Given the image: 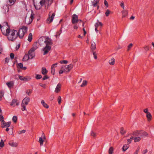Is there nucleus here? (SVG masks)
<instances>
[{
	"label": "nucleus",
	"instance_id": "nucleus-39",
	"mask_svg": "<svg viewBox=\"0 0 154 154\" xmlns=\"http://www.w3.org/2000/svg\"><path fill=\"white\" fill-rule=\"evenodd\" d=\"M4 146V142L2 140H1L0 143V146L1 148L3 147Z\"/></svg>",
	"mask_w": 154,
	"mask_h": 154
},
{
	"label": "nucleus",
	"instance_id": "nucleus-22",
	"mask_svg": "<svg viewBox=\"0 0 154 154\" xmlns=\"http://www.w3.org/2000/svg\"><path fill=\"white\" fill-rule=\"evenodd\" d=\"M109 64L111 65H114L115 64V59L114 57H111L109 60Z\"/></svg>",
	"mask_w": 154,
	"mask_h": 154
},
{
	"label": "nucleus",
	"instance_id": "nucleus-7",
	"mask_svg": "<svg viewBox=\"0 0 154 154\" xmlns=\"http://www.w3.org/2000/svg\"><path fill=\"white\" fill-rule=\"evenodd\" d=\"M55 15V11H51L49 12L48 17L47 20V22L48 23H50L53 21Z\"/></svg>",
	"mask_w": 154,
	"mask_h": 154
},
{
	"label": "nucleus",
	"instance_id": "nucleus-36",
	"mask_svg": "<svg viewBox=\"0 0 154 154\" xmlns=\"http://www.w3.org/2000/svg\"><path fill=\"white\" fill-rule=\"evenodd\" d=\"M120 5L123 10L125 9V7L124 5V3L123 1H122L120 2Z\"/></svg>",
	"mask_w": 154,
	"mask_h": 154
},
{
	"label": "nucleus",
	"instance_id": "nucleus-12",
	"mask_svg": "<svg viewBox=\"0 0 154 154\" xmlns=\"http://www.w3.org/2000/svg\"><path fill=\"white\" fill-rule=\"evenodd\" d=\"M46 140V137L44 134H43L41 137L39 138L38 142L39 143L40 146H42L43 145V142Z\"/></svg>",
	"mask_w": 154,
	"mask_h": 154
},
{
	"label": "nucleus",
	"instance_id": "nucleus-16",
	"mask_svg": "<svg viewBox=\"0 0 154 154\" xmlns=\"http://www.w3.org/2000/svg\"><path fill=\"white\" fill-rule=\"evenodd\" d=\"M61 86L62 85L60 83H59L57 85L54 91L56 93H58L60 92L61 89Z\"/></svg>",
	"mask_w": 154,
	"mask_h": 154
},
{
	"label": "nucleus",
	"instance_id": "nucleus-25",
	"mask_svg": "<svg viewBox=\"0 0 154 154\" xmlns=\"http://www.w3.org/2000/svg\"><path fill=\"white\" fill-rule=\"evenodd\" d=\"M146 116L147 118V120L148 122H150L152 119V116L150 113L146 115Z\"/></svg>",
	"mask_w": 154,
	"mask_h": 154
},
{
	"label": "nucleus",
	"instance_id": "nucleus-20",
	"mask_svg": "<svg viewBox=\"0 0 154 154\" xmlns=\"http://www.w3.org/2000/svg\"><path fill=\"white\" fill-rule=\"evenodd\" d=\"M66 72L65 68V66H62L60 69L59 71V73L60 74H63L64 72Z\"/></svg>",
	"mask_w": 154,
	"mask_h": 154
},
{
	"label": "nucleus",
	"instance_id": "nucleus-21",
	"mask_svg": "<svg viewBox=\"0 0 154 154\" xmlns=\"http://www.w3.org/2000/svg\"><path fill=\"white\" fill-rule=\"evenodd\" d=\"M6 84L9 88H11L13 87L14 83L13 81H10L7 82Z\"/></svg>",
	"mask_w": 154,
	"mask_h": 154
},
{
	"label": "nucleus",
	"instance_id": "nucleus-26",
	"mask_svg": "<svg viewBox=\"0 0 154 154\" xmlns=\"http://www.w3.org/2000/svg\"><path fill=\"white\" fill-rule=\"evenodd\" d=\"M122 17H125L128 14V11L126 10H124L122 11Z\"/></svg>",
	"mask_w": 154,
	"mask_h": 154
},
{
	"label": "nucleus",
	"instance_id": "nucleus-32",
	"mask_svg": "<svg viewBox=\"0 0 154 154\" xmlns=\"http://www.w3.org/2000/svg\"><path fill=\"white\" fill-rule=\"evenodd\" d=\"M48 71L45 68L43 67L42 68V73L43 75L46 74L48 72Z\"/></svg>",
	"mask_w": 154,
	"mask_h": 154
},
{
	"label": "nucleus",
	"instance_id": "nucleus-19",
	"mask_svg": "<svg viewBox=\"0 0 154 154\" xmlns=\"http://www.w3.org/2000/svg\"><path fill=\"white\" fill-rule=\"evenodd\" d=\"M41 103L44 108L46 109H48L49 108V106L44 100H42L41 101Z\"/></svg>",
	"mask_w": 154,
	"mask_h": 154
},
{
	"label": "nucleus",
	"instance_id": "nucleus-17",
	"mask_svg": "<svg viewBox=\"0 0 154 154\" xmlns=\"http://www.w3.org/2000/svg\"><path fill=\"white\" fill-rule=\"evenodd\" d=\"M17 70L18 72H20V69H21L23 70H25L26 69V67H23V64L21 63H20L18 64L17 66Z\"/></svg>",
	"mask_w": 154,
	"mask_h": 154
},
{
	"label": "nucleus",
	"instance_id": "nucleus-50",
	"mask_svg": "<svg viewBox=\"0 0 154 154\" xmlns=\"http://www.w3.org/2000/svg\"><path fill=\"white\" fill-rule=\"evenodd\" d=\"M25 78L27 82L30 81L31 79V77L29 76H26Z\"/></svg>",
	"mask_w": 154,
	"mask_h": 154
},
{
	"label": "nucleus",
	"instance_id": "nucleus-47",
	"mask_svg": "<svg viewBox=\"0 0 154 154\" xmlns=\"http://www.w3.org/2000/svg\"><path fill=\"white\" fill-rule=\"evenodd\" d=\"M144 112L146 114H148V113H150L148 112V109L147 108L143 110Z\"/></svg>",
	"mask_w": 154,
	"mask_h": 154
},
{
	"label": "nucleus",
	"instance_id": "nucleus-43",
	"mask_svg": "<svg viewBox=\"0 0 154 154\" xmlns=\"http://www.w3.org/2000/svg\"><path fill=\"white\" fill-rule=\"evenodd\" d=\"M0 121L1 122H2L5 121L4 120V117L2 114H0Z\"/></svg>",
	"mask_w": 154,
	"mask_h": 154
},
{
	"label": "nucleus",
	"instance_id": "nucleus-5",
	"mask_svg": "<svg viewBox=\"0 0 154 154\" xmlns=\"http://www.w3.org/2000/svg\"><path fill=\"white\" fill-rule=\"evenodd\" d=\"M30 99L28 97H25L21 103V110L23 111H26V106L29 103Z\"/></svg>",
	"mask_w": 154,
	"mask_h": 154
},
{
	"label": "nucleus",
	"instance_id": "nucleus-24",
	"mask_svg": "<svg viewBox=\"0 0 154 154\" xmlns=\"http://www.w3.org/2000/svg\"><path fill=\"white\" fill-rule=\"evenodd\" d=\"M9 144L13 147H17L18 146L17 143L12 141H10L9 143Z\"/></svg>",
	"mask_w": 154,
	"mask_h": 154
},
{
	"label": "nucleus",
	"instance_id": "nucleus-63",
	"mask_svg": "<svg viewBox=\"0 0 154 154\" xmlns=\"http://www.w3.org/2000/svg\"><path fill=\"white\" fill-rule=\"evenodd\" d=\"M122 48V47L120 45H119L118 46L117 48V49L118 50L119 49H121Z\"/></svg>",
	"mask_w": 154,
	"mask_h": 154
},
{
	"label": "nucleus",
	"instance_id": "nucleus-34",
	"mask_svg": "<svg viewBox=\"0 0 154 154\" xmlns=\"http://www.w3.org/2000/svg\"><path fill=\"white\" fill-rule=\"evenodd\" d=\"M90 135L91 136L93 137V138H95L97 136L96 133L92 131H91Z\"/></svg>",
	"mask_w": 154,
	"mask_h": 154
},
{
	"label": "nucleus",
	"instance_id": "nucleus-37",
	"mask_svg": "<svg viewBox=\"0 0 154 154\" xmlns=\"http://www.w3.org/2000/svg\"><path fill=\"white\" fill-rule=\"evenodd\" d=\"M134 137L133 136L131 137L130 138L127 140V143L128 144H129L131 142V141L132 139H133Z\"/></svg>",
	"mask_w": 154,
	"mask_h": 154
},
{
	"label": "nucleus",
	"instance_id": "nucleus-64",
	"mask_svg": "<svg viewBox=\"0 0 154 154\" xmlns=\"http://www.w3.org/2000/svg\"><path fill=\"white\" fill-rule=\"evenodd\" d=\"M23 81L25 82H27L26 80V78H25V77H24Z\"/></svg>",
	"mask_w": 154,
	"mask_h": 154
},
{
	"label": "nucleus",
	"instance_id": "nucleus-58",
	"mask_svg": "<svg viewBox=\"0 0 154 154\" xmlns=\"http://www.w3.org/2000/svg\"><path fill=\"white\" fill-rule=\"evenodd\" d=\"M83 35L84 36H85V35L86 34V32L85 31V29L84 28H83Z\"/></svg>",
	"mask_w": 154,
	"mask_h": 154
},
{
	"label": "nucleus",
	"instance_id": "nucleus-51",
	"mask_svg": "<svg viewBox=\"0 0 154 154\" xmlns=\"http://www.w3.org/2000/svg\"><path fill=\"white\" fill-rule=\"evenodd\" d=\"M39 85L43 88H46V85L45 84L41 83L39 84Z\"/></svg>",
	"mask_w": 154,
	"mask_h": 154
},
{
	"label": "nucleus",
	"instance_id": "nucleus-35",
	"mask_svg": "<svg viewBox=\"0 0 154 154\" xmlns=\"http://www.w3.org/2000/svg\"><path fill=\"white\" fill-rule=\"evenodd\" d=\"M32 90L31 89H28L26 91V94L28 95L29 96L32 93Z\"/></svg>",
	"mask_w": 154,
	"mask_h": 154
},
{
	"label": "nucleus",
	"instance_id": "nucleus-60",
	"mask_svg": "<svg viewBox=\"0 0 154 154\" xmlns=\"http://www.w3.org/2000/svg\"><path fill=\"white\" fill-rule=\"evenodd\" d=\"M77 37L78 38H80L81 39H82L83 38V37L82 36H81L80 35H79L78 36H77Z\"/></svg>",
	"mask_w": 154,
	"mask_h": 154
},
{
	"label": "nucleus",
	"instance_id": "nucleus-11",
	"mask_svg": "<svg viewBox=\"0 0 154 154\" xmlns=\"http://www.w3.org/2000/svg\"><path fill=\"white\" fill-rule=\"evenodd\" d=\"M58 63H56L52 64L51 66V73L54 75L55 74V69L57 66Z\"/></svg>",
	"mask_w": 154,
	"mask_h": 154
},
{
	"label": "nucleus",
	"instance_id": "nucleus-38",
	"mask_svg": "<svg viewBox=\"0 0 154 154\" xmlns=\"http://www.w3.org/2000/svg\"><path fill=\"white\" fill-rule=\"evenodd\" d=\"M17 119V118L16 116H14L12 118V121L15 123H16Z\"/></svg>",
	"mask_w": 154,
	"mask_h": 154
},
{
	"label": "nucleus",
	"instance_id": "nucleus-4",
	"mask_svg": "<svg viewBox=\"0 0 154 154\" xmlns=\"http://www.w3.org/2000/svg\"><path fill=\"white\" fill-rule=\"evenodd\" d=\"M134 134L137 136L133 138L135 142H139L142 138L147 137L148 135V134L146 132L143 131H137L134 132Z\"/></svg>",
	"mask_w": 154,
	"mask_h": 154
},
{
	"label": "nucleus",
	"instance_id": "nucleus-29",
	"mask_svg": "<svg viewBox=\"0 0 154 154\" xmlns=\"http://www.w3.org/2000/svg\"><path fill=\"white\" fill-rule=\"evenodd\" d=\"M129 146L128 144H125L124 145L122 148V150L123 151H125L129 148Z\"/></svg>",
	"mask_w": 154,
	"mask_h": 154
},
{
	"label": "nucleus",
	"instance_id": "nucleus-61",
	"mask_svg": "<svg viewBox=\"0 0 154 154\" xmlns=\"http://www.w3.org/2000/svg\"><path fill=\"white\" fill-rule=\"evenodd\" d=\"M48 78V77L46 75L43 78V80H45V79H47Z\"/></svg>",
	"mask_w": 154,
	"mask_h": 154
},
{
	"label": "nucleus",
	"instance_id": "nucleus-9",
	"mask_svg": "<svg viewBox=\"0 0 154 154\" xmlns=\"http://www.w3.org/2000/svg\"><path fill=\"white\" fill-rule=\"evenodd\" d=\"M20 104V102L16 99H13L10 103V105L13 107L18 106Z\"/></svg>",
	"mask_w": 154,
	"mask_h": 154
},
{
	"label": "nucleus",
	"instance_id": "nucleus-52",
	"mask_svg": "<svg viewBox=\"0 0 154 154\" xmlns=\"http://www.w3.org/2000/svg\"><path fill=\"white\" fill-rule=\"evenodd\" d=\"M15 1L16 0H9V2L10 4L13 5L14 4Z\"/></svg>",
	"mask_w": 154,
	"mask_h": 154
},
{
	"label": "nucleus",
	"instance_id": "nucleus-57",
	"mask_svg": "<svg viewBox=\"0 0 154 154\" xmlns=\"http://www.w3.org/2000/svg\"><path fill=\"white\" fill-rule=\"evenodd\" d=\"M10 57L12 59H13L14 57V54L13 53H11L10 54Z\"/></svg>",
	"mask_w": 154,
	"mask_h": 154
},
{
	"label": "nucleus",
	"instance_id": "nucleus-48",
	"mask_svg": "<svg viewBox=\"0 0 154 154\" xmlns=\"http://www.w3.org/2000/svg\"><path fill=\"white\" fill-rule=\"evenodd\" d=\"M42 77V76L41 75H37L36 76V78L37 79H41Z\"/></svg>",
	"mask_w": 154,
	"mask_h": 154
},
{
	"label": "nucleus",
	"instance_id": "nucleus-41",
	"mask_svg": "<svg viewBox=\"0 0 154 154\" xmlns=\"http://www.w3.org/2000/svg\"><path fill=\"white\" fill-rule=\"evenodd\" d=\"M57 101L59 104H60L61 102V98L60 96H59L57 98Z\"/></svg>",
	"mask_w": 154,
	"mask_h": 154
},
{
	"label": "nucleus",
	"instance_id": "nucleus-62",
	"mask_svg": "<svg viewBox=\"0 0 154 154\" xmlns=\"http://www.w3.org/2000/svg\"><path fill=\"white\" fill-rule=\"evenodd\" d=\"M2 48L1 46H0V54L2 53Z\"/></svg>",
	"mask_w": 154,
	"mask_h": 154
},
{
	"label": "nucleus",
	"instance_id": "nucleus-40",
	"mask_svg": "<svg viewBox=\"0 0 154 154\" xmlns=\"http://www.w3.org/2000/svg\"><path fill=\"white\" fill-rule=\"evenodd\" d=\"M133 44L132 43H131L128 46V49H127L128 51H129L130 50L131 48L133 46Z\"/></svg>",
	"mask_w": 154,
	"mask_h": 154
},
{
	"label": "nucleus",
	"instance_id": "nucleus-18",
	"mask_svg": "<svg viewBox=\"0 0 154 154\" xmlns=\"http://www.w3.org/2000/svg\"><path fill=\"white\" fill-rule=\"evenodd\" d=\"M73 67V65L70 64L68 66H65V68L66 72H69Z\"/></svg>",
	"mask_w": 154,
	"mask_h": 154
},
{
	"label": "nucleus",
	"instance_id": "nucleus-30",
	"mask_svg": "<svg viewBox=\"0 0 154 154\" xmlns=\"http://www.w3.org/2000/svg\"><path fill=\"white\" fill-rule=\"evenodd\" d=\"M32 39V34L31 33H29L27 38L28 41L30 42H31Z\"/></svg>",
	"mask_w": 154,
	"mask_h": 154
},
{
	"label": "nucleus",
	"instance_id": "nucleus-2",
	"mask_svg": "<svg viewBox=\"0 0 154 154\" xmlns=\"http://www.w3.org/2000/svg\"><path fill=\"white\" fill-rule=\"evenodd\" d=\"M2 31L4 35L7 37V39L10 41H14L18 37V31L14 29L4 28L2 29Z\"/></svg>",
	"mask_w": 154,
	"mask_h": 154
},
{
	"label": "nucleus",
	"instance_id": "nucleus-55",
	"mask_svg": "<svg viewBox=\"0 0 154 154\" xmlns=\"http://www.w3.org/2000/svg\"><path fill=\"white\" fill-rule=\"evenodd\" d=\"M99 0H96V1L95 2H94L93 5L94 6H96L97 4L99 2Z\"/></svg>",
	"mask_w": 154,
	"mask_h": 154
},
{
	"label": "nucleus",
	"instance_id": "nucleus-27",
	"mask_svg": "<svg viewBox=\"0 0 154 154\" xmlns=\"http://www.w3.org/2000/svg\"><path fill=\"white\" fill-rule=\"evenodd\" d=\"M126 132V130L124 128L122 127L120 128V133L122 135L125 134Z\"/></svg>",
	"mask_w": 154,
	"mask_h": 154
},
{
	"label": "nucleus",
	"instance_id": "nucleus-56",
	"mask_svg": "<svg viewBox=\"0 0 154 154\" xmlns=\"http://www.w3.org/2000/svg\"><path fill=\"white\" fill-rule=\"evenodd\" d=\"M9 59L8 58H6L5 59V62L6 63H8L9 62Z\"/></svg>",
	"mask_w": 154,
	"mask_h": 154
},
{
	"label": "nucleus",
	"instance_id": "nucleus-15",
	"mask_svg": "<svg viewBox=\"0 0 154 154\" xmlns=\"http://www.w3.org/2000/svg\"><path fill=\"white\" fill-rule=\"evenodd\" d=\"M79 20L76 14H73L72 15V22L73 24L76 23L78 22Z\"/></svg>",
	"mask_w": 154,
	"mask_h": 154
},
{
	"label": "nucleus",
	"instance_id": "nucleus-10",
	"mask_svg": "<svg viewBox=\"0 0 154 154\" xmlns=\"http://www.w3.org/2000/svg\"><path fill=\"white\" fill-rule=\"evenodd\" d=\"M35 49V48H33L28 51L27 54L29 56L30 59L32 58L35 57V53L34 51Z\"/></svg>",
	"mask_w": 154,
	"mask_h": 154
},
{
	"label": "nucleus",
	"instance_id": "nucleus-23",
	"mask_svg": "<svg viewBox=\"0 0 154 154\" xmlns=\"http://www.w3.org/2000/svg\"><path fill=\"white\" fill-rule=\"evenodd\" d=\"M96 47L95 43L94 42H91V48L92 51H94L96 49Z\"/></svg>",
	"mask_w": 154,
	"mask_h": 154
},
{
	"label": "nucleus",
	"instance_id": "nucleus-33",
	"mask_svg": "<svg viewBox=\"0 0 154 154\" xmlns=\"http://www.w3.org/2000/svg\"><path fill=\"white\" fill-rule=\"evenodd\" d=\"M88 82L86 80H83L82 85H81V86L82 87H83L86 86Z\"/></svg>",
	"mask_w": 154,
	"mask_h": 154
},
{
	"label": "nucleus",
	"instance_id": "nucleus-49",
	"mask_svg": "<svg viewBox=\"0 0 154 154\" xmlns=\"http://www.w3.org/2000/svg\"><path fill=\"white\" fill-rule=\"evenodd\" d=\"M60 63H64V64H66L68 63V61L67 60H61L60 61Z\"/></svg>",
	"mask_w": 154,
	"mask_h": 154
},
{
	"label": "nucleus",
	"instance_id": "nucleus-59",
	"mask_svg": "<svg viewBox=\"0 0 154 154\" xmlns=\"http://www.w3.org/2000/svg\"><path fill=\"white\" fill-rule=\"evenodd\" d=\"M104 4L106 6V7H108V3L107 2L106 0H105L104 1Z\"/></svg>",
	"mask_w": 154,
	"mask_h": 154
},
{
	"label": "nucleus",
	"instance_id": "nucleus-44",
	"mask_svg": "<svg viewBox=\"0 0 154 154\" xmlns=\"http://www.w3.org/2000/svg\"><path fill=\"white\" fill-rule=\"evenodd\" d=\"M110 11L109 10H107L105 13V14L106 16L108 17L109 16V14L110 13Z\"/></svg>",
	"mask_w": 154,
	"mask_h": 154
},
{
	"label": "nucleus",
	"instance_id": "nucleus-45",
	"mask_svg": "<svg viewBox=\"0 0 154 154\" xmlns=\"http://www.w3.org/2000/svg\"><path fill=\"white\" fill-rule=\"evenodd\" d=\"M93 53L94 58L95 59H97V56L96 52L95 51H94Z\"/></svg>",
	"mask_w": 154,
	"mask_h": 154
},
{
	"label": "nucleus",
	"instance_id": "nucleus-46",
	"mask_svg": "<svg viewBox=\"0 0 154 154\" xmlns=\"http://www.w3.org/2000/svg\"><path fill=\"white\" fill-rule=\"evenodd\" d=\"M4 95V93L2 91H0V100H1L2 98L3 97Z\"/></svg>",
	"mask_w": 154,
	"mask_h": 154
},
{
	"label": "nucleus",
	"instance_id": "nucleus-42",
	"mask_svg": "<svg viewBox=\"0 0 154 154\" xmlns=\"http://www.w3.org/2000/svg\"><path fill=\"white\" fill-rule=\"evenodd\" d=\"M26 132V130H22L19 131L18 132V133L19 134L24 133Z\"/></svg>",
	"mask_w": 154,
	"mask_h": 154
},
{
	"label": "nucleus",
	"instance_id": "nucleus-53",
	"mask_svg": "<svg viewBox=\"0 0 154 154\" xmlns=\"http://www.w3.org/2000/svg\"><path fill=\"white\" fill-rule=\"evenodd\" d=\"M17 76L20 79L21 81H23V78L24 77V76H21L20 75H18Z\"/></svg>",
	"mask_w": 154,
	"mask_h": 154
},
{
	"label": "nucleus",
	"instance_id": "nucleus-1",
	"mask_svg": "<svg viewBox=\"0 0 154 154\" xmlns=\"http://www.w3.org/2000/svg\"><path fill=\"white\" fill-rule=\"evenodd\" d=\"M39 42L42 47H43L42 51L43 54H47L51 50L52 44V41L49 38L42 37L39 39Z\"/></svg>",
	"mask_w": 154,
	"mask_h": 154
},
{
	"label": "nucleus",
	"instance_id": "nucleus-13",
	"mask_svg": "<svg viewBox=\"0 0 154 154\" xmlns=\"http://www.w3.org/2000/svg\"><path fill=\"white\" fill-rule=\"evenodd\" d=\"M33 19V16L32 15H31L30 17H26L25 20L26 23L27 24H30L32 22Z\"/></svg>",
	"mask_w": 154,
	"mask_h": 154
},
{
	"label": "nucleus",
	"instance_id": "nucleus-54",
	"mask_svg": "<svg viewBox=\"0 0 154 154\" xmlns=\"http://www.w3.org/2000/svg\"><path fill=\"white\" fill-rule=\"evenodd\" d=\"M74 29L75 30H77L78 29V26H77V24H75L73 26Z\"/></svg>",
	"mask_w": 154,
	"mask_h": 154
},
{
	"label": "nucleus",
	"instance_id": "nucleus-31",
	"mask_svg": "<svg viewBox=\"0 0 154 154\" xmlns=\"http://www.w3.org/2000/svg\"><path fill=\"white\" fill-rule=\"evenodd\" d=\"M114 150V148L113 147L111 146L110 147L108 150L109 154H113Z\"/></svg>",
	"mask_w": 154,
	"mask_h": 154
},
{
	"label": "nucleus",
	"instance_id": "nucleus-28",
	"mask_svg": "<svg viewBox=\"0 0 154 154\" xmlns=\"http://www.w3.org/2000/svg\"><path fill=\"white\" fill-rule=\"evenodd\" d=\"M29 59L30 57L28 54H26L23 58V60L24 61H26Z\"/></svg>",
	"mask_w": 154,
	"mask_h": 154
},
{
	"label": "nucleus",
	"instance_id": "nucleus-6",
	"mask_svg": "<svg viewBox=\"0 0 154 154\" xmlns=\"http://www.w3.org/2000/svg\"><path fill=\"white\" fill-rule=\"evenodd\" d=\"M27 28L26 26H23L20 28L18 32V36L20 38H22L27 32Z\"/></svg>",
	"mask_w": 154,
	"mask_h": 154
},
{
	"label": "nucleus",
	"instance_id": "nucleus-8",
	"mask_svg": "<svg viewBox=\"0 0 154 154\" xmlns=\"http://www.w3.org/2000/svg\"><path fill=\"white\" fill-rule=\"evenodd\" d=\"M103 23L99 21H97L95 24V30L96 32H98L101 30V29L103 26Z\"/></svg>",
	"mask_w": 154,
	"mask_h": 154
},
{
	"label": "nucleus",
	"instance_id": "nucleus-3",
	"mask_svg": "<svg viewBox=\"0 0 154 154\" xmlns=\"http://www.w3.org/2000/svg\"><path fill=\"white\" fill-rule=\"evenodd\" d=\"M52 1L53 0H34V6L35 8L38 10L41 9L44 6L48 8Z\"/></svg>",
	"mask_w": 154,
	"mask_h": 154
},
{
	"label": "nucleus",
	"instance_id": "nucleus-14",
	"mask_svg": "<svg viewBox=\"0 0 154 154\" xmlns=\"http://www.w3.org/2000/svg\"><path fill=\"white\" fill-rule=\"evenodd\" d=\"M11 123V122H6L5 121H4L1 122V127L2 128H8L10 126Z\"/></svg>",
	"mask_w": 154,
	"mask_h": 154
}]
</instances>
